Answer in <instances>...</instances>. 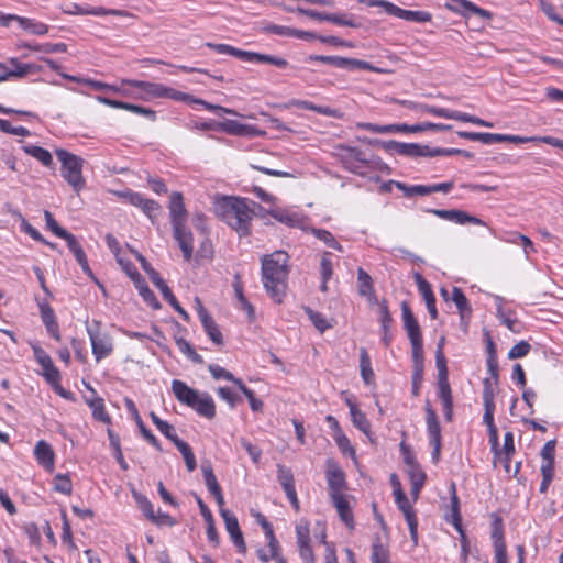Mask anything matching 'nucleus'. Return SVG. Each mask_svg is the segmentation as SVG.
I'll return each instance as SVG.
<instances>
[{"label":"nucleus","mask_w":563,"mask_h":563,"mask_svg":"<svg viewBox=\"0 0 563 563\" xmlns=\"http://www.w3.org/2000/svg\"><path fill=\"white\" fill-rule=\"evenodd\" d=\"M255 209L263 210L258 203L247 198L222 197L214 202L216 214L241 238L251 234V221Z\"/></svg>","instance_id":"obj_1"},{"label":"nucleus","mask_w":563,"mask_h":563,"mask_svg":"<svg viewBox=\"0 0 563 563\" xmlns=\"http://www.w3.org/2000/svg\"><path fill=\"white\" fill-rule=\"evenodd\" d=\"M290 256L286 251H275L262 257V283L269 297L280 303L286 295Z\"/></svg>","instance_id":"obj_2"},{"label":"nucleus","mask_w":563,"mask_h":563,"mask_svg":"<svg viewBox=\"0 0 563 563\" xmlns=\"http://www.w3.org/2000/svg\"><path fill=\"white\" fill-rule=\"evenodd\" d=\"M55 153L58 161L62 163V176L76 192H79L85 186V179L82 177L84 159L63 148L56 150Z\"/></svg>","instance_id":"obj_3"},{"label":"nucleus","mask_w":563,"mask_h":563,"mask_svg":"<svg viewBox=\"0 0 563 563\" xmlns=\"http://www.w3.org/2000/svg\"><path fill=\"white\" fill-rule=\"evenodd\" d=\"M206 46L216 51L218 54L231 55L244 62L272 64L278 68H285L288 65V62L285 58L255 52L243 51L228 44H216L208 42Z\"/></svg>","instance_id":"obj_4"},{"label":"nucleus","mask_w":563,"mask_h":563,"mask_svg":"<svg viewBox=\"0 0 563 563\" xmlns=\"http://www.w3.org/2000/svg\"><path fill=\"white\" fill-rule=\"evenodd\" d=\"M123 84L141 89L145 93V100L153 98H166L175 101H187L190 98V95L166 87L162 84L142 80H124Z\"/></svg>","instance_id":"obj_5"},{"label":"nucleus","mask_w":563,"mask_h":563,"mask_svg":"<svg viewBox=\"0 0 563 563\" xmlns=\"http://www.w3.org/2000/svg\"><path fill=\"white\" fill-rule=\"evenodd\" d=\"M100 327L101 322L98 320H92L91 323H86L87 333L91 342L92 354L98 362L110 355L113 350L111 338L106 333H101Z\"/></svg>","instance_id":"obj_6"},{"label":"nucleus","mask_w":563,"mask_h":563,"mask_svg":"<svg viewBox=\"0 0 563 563\" xmlns=\"http://www.w3.org/2000/svg\"><path fill=\"white\" fill-rule=\"evenodd\" d=\"M395 501L399 508V510L402 512L408 527L410 531V538L415 545L418 544V520L415 512V509L412 508L411 504L409 503V499L407 495L404 493L402 489H397Z\"/></svg>","instance_id":"obj_7"},{"label":"nucleus","mask_w":563,"mask_h":563,"mask_svg":"<svg viewBox=\"0 0 563 563\" xmlns=\"http://www.w3.org/2000/svg\"><path fill=\"white\" fill-rule=\"evenodd\" d=\"M310 60H318L329 65H332L341 69H361V70H374V67L366 60L346 58L340 56H324V55H311Z\"/></svg>","instance_id":"obj_8"},{"label":"nucleus","mask_w":563,"mask_h":563,"mask_svg":"<svg viewBox=\"0 0 563 563\" xmlns=\"http://www.w3.org/2000/svg\"><path fill=\"white\" fill-rule=\"evenodd\" d=\"M221 517L224 520L225 529L230 534L232 542L238 548V551L242 554L246 552V544L239 526L238 518L228 509L220 507Z\"/></svg>","instance_id":"obj_9"},{"label":"nucleus","mask_w":563,"mask_h":563,"mask_svg":"<svg viewBox=\"0 0 563 563\" xmlns=\"http://www.w3.org/2000/svg\"><path fill=\"white\" fill-rule=\"evenodd\" d=\"M426 211L443 220L452 221L457 224L471 223L476 225H485L482 219L457 209H427Z\"/></svg>","instance_id":"obj_10"},{"label":"nucleus","mask_w":563,"mask_h":563,"mask_svg":"<svg viewBox=\"0 0 563 563\" xmlns=\"http://www.w3.org/2000/svg\"><path fill=\"white\" fill-rule=\"evenodd\" d=\"M277 479L282 485L287 498L296 511H299V499L295 489V479L292 472L289 467L282 464L277 466Z\"/></svg>","instance_id":"obj_11"},{"label":"nucleus","mask_w":563,"mask_h":563,"mask_svg":"<svg viewBox=\"0 0 563 563\" xmlns=\"http://www.w3.org/2000/svg\"><path fill=\"white\" fill-rule=\"evenodd\" d=\"M196 310L198 313V317L201 321V324L206 331V333L209 335V338L212 340L213 343L220 345L223 343L222 334L211 317V314L207 311V309L203 307L202 302L199 298H196Z\"/></svg>","instance_id":"obj_12"},{"label":"nucleus","mask_w":563,"mask_h":563,"mask_svg":"<svg viewBox=\"0 0 563 563\" xmlns=\"http://www.w3.org/2000/svg\"><path fill=\"white\" fill-rule=\"evenodd\" d=\"M454 4L446 3L445 8L464 18H470L471 14L478 15L484 20H490L493 13L488 10L482 9L468 0H452Z\"/></svg>","instance_id":"obj_13"},{"label":"nucleus","mask_w":563,"mask_h":563,"mask_svg":"<svg viewBox=\"0 0 563 563\" xmlns=\"http://www.w3.org/2000/svg\"><path fill=\"white\" fill-rule=\"evenodd\" d=\"M173 236L181 250L184 260L189 262L194 253V238L191 231L186 227V222L173 228Z\"/></svg>","instance_id":"obj_14"},{"label":"nucleus","mask_w":563,"mask_h":563,"mask_svg":"<svg viewBox=\"0 0 563 563\" xmlns=\"http://www.w3.org/2000/svg\"><path fill=\"white\" fill-rule=\"evenodd\" d=\"M34 356L38 364L42 366L43 376L49 384H57L60 380L59 371L55 367L51 356L42 349L34 347Z\"/></svg>","instance_id":"obj_15"},{"label":"nucleus","mask_w":563,"mask_h":563,"mask_svg":"<svg viewBox=\"0 0 563 563\" xmlns=\"http://www.w3.org/2000/svg\"><path fill=\"white\" fill-rule=\"evenodd\" d=\"M201 472L208 490L214 497L218 506L222 507L224 505V497L222 495V490L217 481V477L213 473L211 463L208 461L203 462L201 464Z\"/></svg>","instance_id":"obj_16"},{"label":"nucleus","mask_w":563,"mask_h":563,"mask_svg":"<svg viewBox=\"0 0 563 563\" xmlns=\"http://www.w3.org/2000/svg\"><path fill=\"white\" fill-rule=\"evenodd\" d=\"M168 209L173 228L186 222L187 209L181 192L175 191L172 194Z\"/></svg>","instance_id":"obj_17"},{"label":"nucleus","mask_w":563,"mask_h":563,"mask_svg":"<svg viewBox=\"0 0 563 563\" xmlns=\"http://www.w3.org/2000/svg\"><path fill=\"white\" fill-rule=\"evenodd\" d=\"M415 282L418 286L419 292L423 297L426 301L427 309L429 311L430 317L435 320L438 318V310L435 307V297L432 291L431 285L422 277L421 274H415Z\"/></svg>","instance_id":"obj_18"},{"label":"nucleus","mask_w":563,"mask_h":563,"mask_svg":"<svg viewBox=\"0 0 563 563\" xmlns=\"http://www.w3.org/2000/svg\"><path fill=\"white\" fill-rule=\"evenodd\" d=\"M327 482L330 492V497L334 498L342 496V489L345 487V476L343 471L336 465H331L327 470Z\"/></svg>","instance_id":"obj_19"},{"label":"nucleus","mask_w":563,"mask_h":563,"mask_svg":"<svg viewBox=\"0 0 563 563\" xmlns=\"http://www.w3.org/2000/svg\"><path fill=\"white\" fill-rule=\"evenodd\" d=\"M401 312H402L404 328L408 334L410 342L422 340L420 325H419L417 319L415 318L409 305L406 301H404L401 303Z\"/></svg>","instance_id":"obj_20"},{"label":"nucleus","mask_w":563,"mask_h":563,"mask_svg":"<svg viewBox=\"0 0 563 563\" xmlns=\"http://www.w3.org/2000/svg\"><path fill=\"white\" fill-rule=\"evenodd\" d=\"M438 388L439 398L442 404L453 402L452 391L449 384V369L446 365H443L442 357H438Z\"/></svg>","instance_id":"obj_21"},{"label":"nucleus","mask_w":563,"mask_h":563,"mask_svg":"<svg viewBox=\"0 0 563 563\" xmlns=\"http://www.w3.org/2000/svg\"><path fill=\"white\" fill-rule=\"evenodd\" d=\"M34 456L40 465L47 471H53L55 463V452L49 443L40 440L34 448Z\"/></svg>","instance_id":"obj_22"},{"label":"nucleus","mask_w":563,"mask_h":563,"mask_svg":"<svg viewBox=\"0 0 563 563\" xmlns=\"http://www.w3.org/2000/svg\"><path fill=\"white\" fill-rule=\"evenodd\" d=\"M192 224L196 231L202 235L201 249L198 251L200 257H208L211 255V243L208 239V229L206 223V216L201 212L196 213L192 217Z\"/></svg>","instance_id":"obj_23"},{"label":"nucleus","mask_w":563,"mask_h":563,"mask_svg":"<svg viewBox=\"0 0 563 563\" xmlns=\"http://www.w3.org/2000/svg\"><path fill=\"white\" fill-rule=\"evenodd\" d=\"M172 390L176 399L188 407L194 406L196 398L199 395L196 389H192L186 383L179 379H174L172 382Z\"/></svg>","instance_id":"obj_24"},{"label":"nucleus","mask_w":563,"mask_h":563,"mask_svg":"<svg viewBox=\"0 0 563 563\" xmlns=\"http://www.w3.org/2000/svg\"><path fill=\"white\" fill-rule=\"evenodd\" d=\"M154 286L161 291L163 298L180 314L185 321H189L190 317L188 312L179 305L178 300L174 296L170 288L167 286L165 280L159 277L153 283Z\"/></svg>","instance_id":"obj_25"},{"label":"nucleus","mask_w":563,"mask_h":563,"mask_svg":"<svg viewBox=\"0 0 563 563\" xmlns=\"http://www.w3.org/2000/svg\"><path fill=\"white\" fill-rule=\"evenodd\" d=\"M389 15L397 16L399 19L417 22V23H426L432 20L431 13L428 11H411L405 10L402 8L397 7L393 3Z\"/></svg>","instance_id":"obj_26"},{"label":"nucleus","mask_w":563,"mask_h":563,"mask_svg":"<svg viewBox=\"0 0 563 563\" xmlns=\"http://www.w3.org/2000/svg\"><path fill=\"white\" fill-rule=\"evenodd\" d=\"M383 146L387 151H394L399 155L408 157H419L420 144L417 143H401L398 141H386L383 142Z\"/></svg>","instance_id":"obj_27"},{"label":"nucleus","mask_w":563,"mask_h":563,"mask_svg":"<svg viewBox=\"0 0 563 563\" xmlns=\"http://www.w3.org/2000/svg\"><path fill=\"white\" fill-rule=\"evenodd\" d=\"M340 519L346 525L350 530L354 529V518L349 500L344 495L331 498Z\"/></svg>","instance_id":"obj_28"},{"label":"nucleus","mask_w":563,"mask_h":563,"mask_svg":"<svg viewBox=\"0 0 563 563\" xmlns=\"http://www.w3.org/2000/svg\"><path fill=\"white\" fill-rule=\"evenodd\" d=\"M346 405L350 408V415L354 427L369 438L371 422L368 421L366 415L360 410L358 407L350 399L346 400Z\"/></svg>","instance_id":"obj_29"},{"label":"nucleus","mask_w":563,"mask_h":563,"mask_svg":"<svg viewBox=\"0 0 563 563\" xmlns=\"http://www.w3.org/2000/svg\"><path fill=\"white\" fill-rule=\"evenodd\" d=\"M196 412L207 419H213L216 416V405L212 397L208 394L198 395L194 406H190Z\"/></svg>","instance_id":"obj_30"},{"label":"nucleus","mask_w":563,"mask_h":563,"mask_svg":"<svg viewBox=\"0 0 563 563\" xmlns=\"http://www.w3.org/2000/svg\"><path fill=\"white\" fill-rule=\"evenodd\" d=\"M426 421L430 442H437L442 440L441 427L437 416V412L432 409L429 402L426 406Z\"/></svg>","instance_id":"obj_31"},{"label":"nucleus","mask_w":563,"mask_h":563,"mask_svg":"<svg viewBox=\"0 0 563 563\" xmlns=\"http://www.w3.org/2000/svg\"><path fill=\"white\" fill-rule=\"evenodd\" d=\"M492 539L494 541L495 554H507V547L504 539L503 520L498 516H495L493 521Z\"/></svg>","instance_id":"obj_32"},{"label":"nucleus","mask_w":563,"mask_h":563,"mask_svg":"<svg viewBox=\"0 0 563 563\" xmlns=\"http://www.w3.org/2000/svg\"><path fill=\"white\" fill-rule=\"evenodd\" d=\"M10 64L15 67L12 70H5L2 75H0V82L8 80L11 77L22 78L25 77L30 73L36 71V67L32 64H21L18 58L11 57L9 59Z\"/></svg>","instance_id":"obj_33"},{"label":"nucleus","mask_w":563,"mask_h":563,"mask_svg":"<svg viewBox=\"0 0 563 563\" xmlns=\"http://www.w3.org/2000/svg\"><path fill=\"white\" fill-rule=\"evenodd\" d=\"M360 371L361 376L366 385L374 382V371L372 368L371 356L365 347L360 349Z\"/></svg>","instance_id":"obj_34"},{"label":"nucleus","mask_w":563,"mask_h":563,"mask_svg":"<svg viewBox=\"0 0 563 563\" xmlns=\"http://www.w3.org/2000/svg\"><path fill=\"white\" fill-rule=\"evenodd\" d=\"M459 136L470 141H478L484 144L501 143L500 134L497 133H484V132H457Z\"/></svg>","instance_id":"obj_35"},{"label":"nucleus","mask_w":563,"mask_h":563,"mask_svg":"<svg viewBox=\"0 0 563 563\" xmlns=\"http://www.w3.org/2000/svg\"><path fill=\"white\" fill-rule=\"evenodd\" d=\"M87 405L92 409V417L103 423L110 424L111 417L104 408V401L101 397H95L93 399L86 400Z\"/></svg>","instance_id":"obj_36"},{"label":"nucleus","mask_w":563,"mask_h":563,"mask_svg":"<svg viewBox=\"0 0 563 563\" xmlns=\"http://www.w3.org/2000/svg\"><path fill=\"white\" fill-rule=\"evenodd\" d=\"M555 440L548 441L541 449L540 455L542 457L541 470L554 471V459H555Z\"/></svg>","instance_id":"obj_37"},{"label":"nucleus","mask_w":563,"mask_h":563,"mask_svg":"<svg viewBox=\"0 0 563 563\" xmlns=\"http://www.w3.org/2000/svg\"><path fill=\"white\" fill-rule=\"evenodd\" d=\"M23 151L31 155L32 157L36 158L37 161H40L44 166L46 167H49L53 165V156L52 154L41 147V146H36V145H26V146H23Z\"/></svg>","instance_id":"obj_38"},{"label":"nucleus","mask_w":563,"mask_h":563,"mask_svg":"<svg viewBox=\"0 0 563 563\" xmlns=\"http://www.w3.org/2000/svg\"><path fill=\"white\" fill-rule=\"evenodd\" d=\"M372 563H390L389 549L377 540L372 545Z\"/></svg>","instance_id":"obj_39"},{"label":"nucleus","mask_w":563,"mask_h":563,"mask_svg":"<svg viewBox=\"0 0 563 563\" xmlns=\"http://www.w3.org/2000/svg\"><path fill=\"white\" fill-rule=\"evenodd\" d=\"M268 213L277 221L290 228H300L302 220L296 213H288L279 210H269Z\"/></svg>","instance_id":"obj_40"},{"label":"nucleus","mask_w":563,"mask_h":563,"mask_svg":"<svg viewBox=\"0 0 563 563\" xmlns=\"http://www.w3.org/2000/svg\"><path fill=\"white\" fill-rule=\"evenodd\" d=\"M20 26L34 35H45L48 32V25L35 20L22 16Z\"/></svg>","instance_id":"obj_41"},{"label":"nucleus","mask_w":563,"mask_h":563,"mask_svg":"<svg viewBox=\"0 0 563 563\" xmlns=\"http://www.w3.org/2000/svg\"><path fill=\"white\" fill-rule=\"evenodd\" d=\"M136 287L145 302H147L155 310L161 309L162 306H161L159 301L157 300L155 294L146 285L144 279L139 280L136 284Z\"/></svg>","instance_id":"obj_42"},{"label":"nucleus","mask_w":563,"mask_h":563,"mask_svg":"<svg viewBox=\"0 0 563 563\" xmlns=\"http://www.w3.org/2000/svg\"><path fill=\"white\" fill-rule=\"evenodd\" d=\"M451 300L455 303V306L461 314V318L464 317L465 312H468V313L471 312V307H470L468 300H467L466 296L463 294L461 288L453 287Z\"/></svg>","instance_id":"obj_43"},{"label":"nucleus","mask_w":563,"mask_h":563,"mask_svg":"<svg viewBox=\"0 0 563 563\" xmlns=\"http://www.w3.org/2000/svg\"><path fill=\"white\" fill-rule=\"evenodd\" d=\"M391 184H394L407 197H412L415 195H419V196L430 195V190L427 188V185L408 186L405 183H400V181H391Z\"/></svg>","instance_id":"obj_44"},{"label":"nucleus","mask_w":563,"mask_h":563,"mask_svg":"<svg viewBox=\"0 0 563 563\" xmlns=\"http://www.w3.org/2000/svg\"><path fill=\"white\" fill-rule=\"evenodd\" d=\"M499 451H500V453L504 452V454H505V465L504 466H505L506 472H509L510 460H511L512 454L515 453L512 432L508 431L505 433L504 445H503V449Z\"/></svg>","instance_id":"obj_45"},{"label":"nucleus","mask_w":563,"mask_h":563,"mask_svg":"<svg viewBox=\"0 0 563 563\" xmlns=\"http://www.w3.org/2000/svg\"><path fill=\"white\" fill-rule=\"evenodd\" d=\"M306 312L310 319V321L313 323V325L323 333L328 329H331L333 324L329 322L322 313L313 311L311 308H306Z\"/></svg>","instance_id":"obj_46"},{"label":"nucleus","mask_w":563,"mask_h":563,"mask_svg":"<svg viewBox=\"0 0 563 563\" xmlns=\"http://www.w3.org/2000/svg\"><path fill=\"white\" fill-rule=\"evenodd\" d=\"M176 448L181 453L188 472L195 471V468L197 466L196 457H195V454H194L191 448L189 446V444L187 442L183 441L180 443H177Z\"/></svg>","instance_id":"obj_47"},{"label":"nucleus","mask_w":563,"mask_h":563,"mask_svg":"<svg viewBox=\"0 0 563 563\" xmlns=\"http://www.w3.org/2000/svg\"><path fill=\"white\" fill-rule=\"evenodd\" d=\"M87 15H117V16H124V18H131L132 14L124 10H118V9H106L103 7H87Z\"/></svg>","instance_id":"obj_48"},{"label":"nucleus","mask_w":563,"mask_h":563,"mask_svg":"<svg viewBox=\"0 0 563 563\" xmlns=\"http://www.w3.org/2000/svg\"><path fill=\"white\" fill-rule=\"evenodd\" d=\"M411 357H412V363H413V367H418V368H424V357H423V341L422 340H418V341H411Z\"/></svg>","instance_id":"obj_49"},{"label":"nucleus","mask_w":563,"mask_h":563,"mask_svg":"<svg viewBox=\"0 0 563 563\" xmlns=\"http://www.w3.org/2000/svg\"><path fill=\"white\" fill-rule=\"evenodd\" d=\"M133 496L136 500L139 508L143 511L144 516L150 520L154 519L155 518L154 507H153V504L148 500V498L145 497L144 495H141L135 492L133 493Z\"/></svg>","instance_id":"obj_50"},{"label":"nucleus","mask_w":563,"mask_h":563,"mask_svg":"<svg viewBox=\"0 0 563 563\" xmlns=\"http://www.w3.org/2000/svg\"><path fill=\"white\" fill-rule=\"evenodd\" d=\"M221 129L232 135H245L247 134L249 126L238 121L227 120L221 123Z\"/></svg>","instance_id":"obj_51"},{"label":"nucleus","mask_w":563,"mask_h":563,"mask_svg":"<svg viewBox=\"0 0 563 563\" xmlns=\"http://www.w3.org/2000/svg\"><path fill=\"white\" fill-rule=\"evenodd\" d=\"M333 439L344 455L355 457V449L351 445L350 440L344 434V432H341L339 434H333Z\"/></svg>","instance_id":"obj_52"},{"label":"nucleus","mask_w":563,"mask_h":563,"mask_svg":"<svg viewBox=\"0 0 563 563\" xmlns=\"http://www.w3.org/2000/svg\"><path fill=\"white\" fill-rule=\"evenodd\" d=\"M357 279L360 283V294L365 296L373 291V279L372 277L363 269H357Z\"/></svg>","instance_id":"obj_53"},{"label":"nucleus","mask_w":563,"mask_h":563,"mask_svg":"<svg viewBox=\"0 0 563 563\" xmlns=\"http://www.w3.org/2000/svg\"><path fill=\"white\" fill-rule=\"evenodd\" d=\"M379 313H380L379 321H380L382 332L391 331L393 318L389 312L386 300H383L379 303Z\"/></svg>","instance_id":"obj_54"},{"label":"nucleus","mask_w":563,"mask_h":563,"mask_svg":"<svg viewBox=\"0 0 563 563\" xmlns=\"http://www.w3.org/2000/svg\"><path fill=\"white\" fill-rule=\"evenodd\" d=\"M186 102H192V103H198V104H201L203 106L205 109L209 110V111H213V112H217V113H227V114H232V115H236V112L232 109H228V108H224V107H221V106H218V104H212V103H209L202 99H198V98H195L190 95V98L189 100H187Z\"/></svg>","instance_id":"obj_55"},{"label":"nucleus","mask_w":563,"mask_h":563,"mask_svg":"<svg viewBox=\"0 0 563 563\" xmlns=\"http://www.w3.org/2000/svg\"><path fill=\"white\" fill-rule=\"evenodd\" d=\"M55 490L65 494L70 495L73 492V484L68 475L64 474H57L55 476Z\"/></svg>","instance_id":"obj_56"},{"label":"nucleus","mask_w":563,"mask_h":563,"mask_svg":"<svg viewBox=\"0 0 563 563\" xmlns=\"http://www.w3.org/2000/svg\"><path fill=\"white\" fill-rule=\"evenodd\" d=\"M531 350V345L527 341H520L515 344L508 352L510 360H516L526 356Z\"/></svg>","instance_id":"obj_57"},{"label":"nucleus","mask_w":563,"mask_h":563,"mask_svg":"<svg viewBox=\"0 0 563 563\" xmlns=\"http://www.w3.org/2000/svg\"><path fill=\"white\" fill-rule=\"evenodd\" d=\"M329 252L323 253L320 261L321 279H324V282H329L333 275L332 262L329 258Z\"/></svg>","instance_id":"obj_58"},{"label":"nucleus","mask_w":563,"mask_h":563,"mask_svg":"<svg viewBox=\"0 0 563 563\" xmlns=\"http://www.w3.org/2000/svg\"><path fill=\"white\" fill-rule=\"evenodd\" d=\"M209 372H210V374L212 375V377L214 379L223 378V379L230 380V382H232L234 384H235V382L238 379V378H235L233 376V374L231 372L227 371L225 368H223V367H221V366H219L217 364H210L209 365Z\"/></svg>","instance_id":"obj_59"},{"label":"nucleus","mask_w":563,"mask_h":563,"mask_svg":"<svg viewBox=\"0 0 563 563\" xmlns=\"http://www.w3.org/2000/svg\"><path fill=\"white\" fill-rule=\"evenodd\" d=\"M345 158L358 162L364 165H367L371 162V159L367 157L366 153L357 147H346L345 148Z\"/></svg>","instance_id":"obj_60"},{"label":"nucleus","mask_w":563,"mask_h":563,"mask_svg":"<svg viewBox=\"0 0 563 563\" xmlns=\"http://www.w3.org/2000/svg\"><path fill=\"white\" fill-rule=\"evenodd\" d=\"M141 210L151 219V221L154 223V220L157 216V213L161 211V206L158 202L152 199L145 198V200L142 203Z\"/></svg>","instance_id":"obj_61"},{"label":"nucleus","mask_w":563,"mask_h":563,"mask_svg":"<svg viewBox=\"0 0 563 563\" xmlns=\"http://www.w3.org/2000/svg\"><path fill=\"white\" fill-rule=\"evenodd\" d=\"M240 443L242 448L249 453L251 460L258 464L262 457V450L255 445H253L250 441H247L245 438L240 439Z\"/></svg>","instance_id":"obj_62"},{"label":"nucleus","mask_w":563,"mask_h":563,"mask_svg":"<svg viewBox=\"0 0 563 563\" xmlns=\"http://www.w3.org/2000/svg\"><path fill=\"white\" fill-rule=\"evenodd\" d=\"M263 31L265 33H271V34L286 36V37H290L294 34L292 27L277 25V24H273V23H268L265 26H263Z\"/></svg>","instance_id":"obj_63"},{"label":"nucleus","mask_w":563,"mask_h":563,"mask_svg":"<svg viewBox=\"0 0 563 563\" xmlns=\"http://www.w3.org/2000/svg\"><path fill=\"white\" fill-rule=\"evenodd\" d=\"M217 394L222 400L227 401L231 408H234L236 402L240 401V397L229 387H219Z\"/></svg>","instance_id":"obj_64"}]
</instances>
